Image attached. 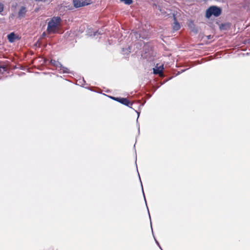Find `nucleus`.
<instances>
[{
	"mask_svg": "<svg viewBox=\"0 0 250 250\" xmlns=\"http://www.w3.org/2000/svg\"><path fill=\"white\" fill-rule=\"evenodd\" d=\"M73 4L76 8H79L87 4L84 1H81V0H73Z\"/></svg>",
	"mask_w": 250,
	"mask_h": 250,
	"instance_id": "6",
	"label": "nucleus"
},
{
	"mask_svg": "<svg viewBox=\"0 0 250 250\" xmlns=\"http://www.w3.org/2000/svg\"><path fill=\"white\" fill-rule=\"evenodd\" d=\"M25 8L24 7L21 8L20 11H19V15H21L22 13L25 12Z\"/></svg>",
	"mask_w": 250,
	"mask_h": 250,
	"instance_id": "10",
	"label": "nucleus"
},
{
	"mask_svg": "<svg viewBox=\"0 0 250 250\" xmlns=\"http://www.w3.org/2000/svg\"><path fill=\"white\" fill-rule=\"evenodd\" d=\"M163 68L161 67H158L157 69H154L153 72L155 74H161L162 73Z\"/></svg>",
	"mask_w": 250,
	"mask_h": 250,
	"instance_id": "8",
	"label": "nucleus"
},
{
	"mask_svg": "<svg viewBox=\"0 0 250 250\" xmlns=\"http://www.w3.org/2000/svg\"><path fill=\"white\" fill-rule=\"evenodd\" d=\"M156 242L157 244L159 246V243H158V241H157L156 240Z\"/></svg>",
	"mask_w": 250,
	"mask_h": 250,
	"instance_id": "15",
	"label": "nucleus"
},
{
	"mask_svg": "<svg viewBox=\"0 0 250 250\" xmlns=\"http://www.w3.org/2000/svg\"><path fill=\"white\" fill-rule=\"evenodd\" d=\"M7 39L8 41L11 42H14L16 40H19L18 36L16 35L14 32H12L8 35Z\"/></svg>",
	"mask_w": 250,
	"mask_h": 250,
	"instance_id": "5",
	"label": "nucleus"
},
{
	"mask_svg": "<svg viewBox=\"0 0 250 250\" xmlns=\"http://www.w3.org/2000/svg\"><path fill=\"white\" fill-rule=\"evenodd\" d=\"M120 1L127 5H130L133 2L132 0H120Z\"/></svg>",
	"mask_w": 250,
	"mask_h": 250,
	"instance_id": "9",
	"label": "nucleus"
},
{
	"mask_svg": "<svg viewBox=\"0 0 250 250\" xmlns=\"http://www.w3.org/2000/svg\"><path fill=\"white\" fill-rule=\"evenodd\" d=\"M221 14V8L216 6H212L209 7L206 11V16L207 18H209L211 16L217 17L220 16Z\"/></svg>",
	"mask_w": 250,
	"mask_h": 250,
	"instance_id": "2",
	"label": "nucleus"
},
{
	"mask_svg": "<svg viewBox=\"0 0 250 250\" xmlns=\"http://www.w3.org/2000/svg\"><path fill=\"white\" fill-rule=\"evenodd\" d=\"M174 22L173 25V29L175 31H177L180 29V25L178 22L176 21V18L174 17Z\"/></svg>",
	"mask_w": 250,
	"mask_h": 250,
	"instance_id": "7",
	"label": "nucleus"
},
{
	"mask_svg": "<svg viewBox=\"0 0 250 250\" xmlns=\"http://www.w3.org/2000/svg\"><path fill=\"white\" fill-rule=\"evenodd\" d=\"M130 48H129V47H128V49H126V50H125V49L123 48V52H125V53H124L125 54V53H128V52H130Z\"/></svg>",
	"mask_w": 250,
	"mask_h": 250,
	"instance_id": "12",
	"label": "nucleus"
},
{
	"mask_svg": "<svg viewBox=\"0 0 250 250\" xmlns=\"http://www.w3.org/2000/svg\"><path fill=\"white\" fill-rule=\"evenodd\" d=\"M51 63L55 66L57 68L59 69V70L62 72L63 73H70V71L68 69L62 65V64L58 61H56L54 60H51Z\"/></svg>",
	"mask_w": 250,
	"mask_h": 250,
	"instance_id": "3",
	"label": "nucleus"
},
{
	"mask_svg": "<svg viewBox=\"0 0 250 250\" xmlns=\"http://www.w3.org/2000/svg\"><path fill=\"white\" fill-rule=\"evenodd\" d=\"M62 19L60 17H53L48 22L47 31L48 33H55L59 29Z\"/></svg>",
	"mask_w": 250,
	"mask_h": 250,
	"instance_id": "1",
	"label": "nucleus"
},
{
	"mask_svg": "<svg viewBox=\"0 0 250 250\" xmlns=\"http://www.w3.org/2000/svg\"><path fill=\"white\" fill-rule=\"evenodd\" d=\"M97 34H98V32H94V35H94V36H96Z\"/></svg>",
	"mask_w": 250,
	"mask_h": 250,
	"instance_id": "14",
	"label": "nucleus"
},
{
	"mask_svg": "<svg viewBox=\"0 0 250 250\" xmlns=\"http://www.w3.org/2000/svg\"><path fill=\"white\" fill-rule=\"evenodd\" d=\"M143 194H145V193L144 192L143 190ZM144 196H145V195H144Z\"/></svg>",
	"mask_w": 250,
	"mask_h": 250,
	"instance_id": "16",
	"label": "nucleus"
},
{
	"mask_svg": "<svg viewBox=\"0 0 250 250\" xmlns=\"http://www.w3.org/2000/svg\"><path fill=\"white\" fill-rule=\"evenodd\" d=\"M111 99L120 102V103L127 105L128 106H130L132 105V104L126 99V98H115L113 97H110Z\"/></svg>",
	"mask_w": 250,
	"mask_h": 250,
	"instance_id": "4",
	"label": "nucleus"
},
{
	"mask_svg": "<svg viewBox=\"0 0 250 250\" xmlns=\"http://www.w3.org/2000/svg\"><path fill=\"white\" fill-rule=\"evenodd\" d=\"M3 5L2 3L0 2V12H1L3 10Z\"/></svg>",
	"mask_w": 250,
	"mask_h": 250,
	"instance_id": "11",
	"label": "nucleus"
},
{
	"mask_svg": "<svg viewBox=\"0 0 250 250\" xmlns=\"http://www.w3.org/2000/svg\"><path fill=\"white\" fill-rule=\"evenodd\" d=\"M36 1H45L46 0H35Z\"/></svg>",
	"mask_w": 250,
	"mask_h": 250,
	"instance_id": "13",
	"label": "nucleus"
}]
</instances>
